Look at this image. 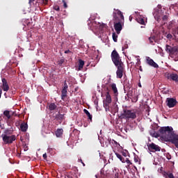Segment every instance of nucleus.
Wrapping results in <instances>:
<instances>
[{"label":"nucleus","instance_id":"nucleus-59","mask_svg":"<svg viewBox=\"0 0 178 178\" xmlns=\"http://www.w3.org/2000/svg\"><path fill=\"white\" fill-rule=\"evenodd\" d=\"M155 19H156V15H154Z\"/></svg>","mask_w":178,"mask_h":178},{"label":"nucleus","instance_id":"nucleus-33","mask_svg":"<svg viewBox=\"0 0 178 178\" xmlns=\"http://www.w3.org/2000/svg\"><path fill=\"white\" fill-rule=\"evenodd\" d=\"M125 162L126 163H127L128 166H130V165H132L131 161H130V160L127 158L126 159H124V163Z\"/></svg>","mask_w":178,"mask_h":178},{"label":"nucleus","instance_id":"nucleus-57","mask_svg":"<svg viewBox=\"0 0 178 178\" xmlns=\"http://www.w3.org/2000/svg\"><path fill=\"white\" fill-rule=\"evenodd\" d=\"M118 175H119V174H115V177H116L115 178H118Z\"/></svg>","mask_w":178,"mask_h":178},{"label":"nucleus","instance_id":"nucleus-53","mask_svg":"<svg viewBox=\"0 0 178 178\" xmlns=\"http://www.w3.org/2000/svg\"><path fill=\"white\" fill-rule=\"evenodd\" d=\"M137 101H138V98L136 97V99H135V102H137Z\"/></svg>","mask_w":178,"mask_h":178},{"label":"nucleus","instance_id":"nucleus-28","mask_svg":"<svg viewBox=\"0 0 178 178\" xmlns=\"http://www.w3.org/2000/svg\"><path fill=\"white\" fill-rule=\"evenodd\" d=\"M178 53V47H172L171 51H170V54H172V55H175V54Z\"/></svg>","mask_w":178,"mask_h":178},{"label":"nucleus","instance_id":"nucleus-58","mask_svg":"<svg viewBox=\"0 0 178 178\" xmlns=\"http://www.w3.org/2000/svg\"><path fill=\"white\" fill-rule=\"evenodd\" d=\"M159 17H160L159 16V17H157V20H159Z\"/></svg>","mask_w":178,"mask_h":178},{"label":"nucleus","instance_id":"nucleus-8","mask_svg":"<svg viewBox=\"0 0 178 178\" xmlns=\"http://www.w3.org/2000/svg\"><path fill=\"white\" fill-rule=\"evenodd\" d=\"M124 23V22H113L114 29L117 34H120V31H122V29H123Z\"/></svg>","mask_w":178,"mask_h":178},{"label":"nucleus","instance_id":"nucleus-11","mask_svg":"<svg viewBox=\"0 0 178 178\" xmlns=\"http://www.w3.org/2000/svg\"><path fill=\"white\" fill-rule=\"evenodd\" d=\"M2 81V85H1V90H3V91H6L8 92L9 91V84L8 83V81H6V79L3 78L1 79Z\"/></svg>","mask_w":178,"mask_h":178},{"label":"nucleus","instance_id":"nucleus-12","mask_svg":"<svg viewBox=\"0 0 178 178\" xmlns=\"http://www.w3.org/2000/svg\"><path fill=\"white\" fill-rule=\"evenodd\" d=\"M146 63L152 67H159V65H158L156 63L149 57H146Z\"/></svg>","mask_w":178,"mask_h":178},{"label":"nucleus","instance_id":"nucleus-34","mask_svg":"<svg viewBox=\"0 0 178 178\" xmlns=\"http://www.w3.org/2000/svg\"><path fill=\"white\" fill-rule=\"evenodd\" d=\"M113 40L114 42H118V35L115 33H113Z\"/></svg>","mask_w":178,"mask_h":178},{"label":"nucleus","instance_id":"nucleus-19","mask_svg":"<svg viewBox=\"0 0 178 178\" xmlns=\"http://www.w3.org/2000/svg\"><path fill=\"white\" fill-rule=\"evenodd\" d=\"M85 62L84 60L79 59V67H78V70H81V69H83V66H84Z\"/></svg>","mask_w":178,"mask_h":178},{"label":"nucleus","instance_id":"nucleus-2","mask_svg":"<svg viewBox=\"0 0 178 178\" xmlns=\"http://www.w3.org/2000/svg\"><path fill=\"white\" fill-rule=\"evenodd\" d=\"M111 60L115 66H118L119 65L124 64L122 61V58H120L119 53H118L116 50H113L111 53Z\"/></svg>","mask_w":178,"mask_h":178},{"label":"nucleus","instance_id":"nucleus-14","mask_svg":"<svg viewBox=\"0 0 178 178\" xmlns=\"http://www.w3.org/2000/svg\"><path fill=\"white\" fill-rule=\"evenodd\" d=\"M12 134H13V128L11 125L10 129H5L3 134H2V136H12Z\"/></svg>","mask_w":178,"mask_h":178},{"label":"nucleus","instance_id":"nucleus-17","mask_svg":"<svg viewBox=\"0 0 178 178\" xmlns=\"http://www.w3.org/2000/svg\"><path fill=\"white\" fill-rule=\"evenodd\" d=\"M65 97H67V90L65 89H62L61 90V99L63 101H65Z\"/></svg>","mask_w":178,"mask_h":178},{"label":"nucleus","instance_id":"nucleus-38","mask_svg":"<svg viewBox=\"0 0 178 178\" xmlns=\"http://www.w3.org/2000/svg\"><path fill=\"white\" fill-rule=\"evenodd\" d=\"M63 62H65V60L61 59L58 61V65L59 66H62V65H63Z\"/></svg>","mask_w":178,"mask_h":178},{"label":"nucleus","instance_id":"nucleus-40","mask_svg":"<svg viewBox=\"0 0 178 178\" xmlns=\"http://www.w3.org/2000/svg\"><path fill=\"white\" fill-rule=\"evenodd\" d=\"M162 20H163L164 22H166V20H168V15H164L162 17Z\"/></svg>","mask_w":178,"mask_h":178},{"label":"nucleus","instance_id":"nucleus-44","mask_svg":"<svg viewBox=\"0 0 178 178\" xmlns=\"http://www.w3.org/2000/svg\"><path fill=\"white\" fill-rule=\"evenodd\" d=\"M69 53H70V50H66V51H65V54H69Z\"/></svg>","mask_w":178,"mask_h":178},{"label":"nucleus","instance_id":"nucleus-20","mask_svg":"<svg viewBox=\"0 0 178 178\" xmlns=\"http://www.w3.org/2000/svg\"><path fill=\"white\" fill-rule=\"evenodd\" d=\"M111 90L113 91L115 95H118V88H116V83L111 84Z\"/></svg>","mask_w":178,"mask_h":178},{"label":"nucleus","instance_id":"nucleus-7","mask_svg":"<svg viewBox=\"0 0 178 178\" xmlns=\"http://www.w3.org/2000/svg\"><path fill=\"white\" fill-rule=\"evenodd\" d=\"M165 103L168 108H175L177 104V100L175 98L168 97L166 99Z\"/></svg>","mask_w":178,"mask_h":178},{"label":"nucleus","instance_id":"nucleus-3","mask_svg":"<svg viewBox=\"0 0 178 178\" xmlns=\"http://www.w3.org/2000/svg\"><path fill=\"white\" fill-rule=\"evenodd\" d=\"M124 119H136L137 113L134 110H124L123 113L121 115Z\"/></svg>","mask_w":178,"mask_h":178},{"label":"nucleus","instance_id":"nucleus-27","mask_svg":"<svg viewBox=\"0 0 178 178\" xmlns=\"http://www.w3.org/2000/svg\"><path fill=\"white\" fill-rule=\"evenodd\" d=\"M111 103L106 102L105 100L104 101V108H105L106 111L108 112L109 111V104Z\"/></svg>","mask_w":178,"mask_h":178},{"label":"nucleus","instance_id":"nucleus-56","mask_svg":"<svg viewBox=\"0 0 178 178\" xmlns=\"http://www.w3.org/2000/svg\"><path fill=\"white\" fill-rule=\"evenodd\" d=\"M138 87L141 88V83H138Z\"/></svg>","mask_w":178,"mask_h":178},{"label":"nucleus","instance_id":"nucleus-36","mask_svg":"<svg viewBox=\"0 0 178 178\" xmlns=\"http://www.w3.org/2000/svg\"><path fill=\"white\" fill-rule=\"evenodd\" d=\"M62 2L63 3V8L66 9L67 8V3H66V1L62 0Z\"/></svg>","mask_w":178,"mask_h":178},{"label":"nucleus","instance_id":"nucleus-31","mask_svg":"<svg viewBox=\"0 0 178 178\" xmlns=\"http://www.w3.org/2000/svg\"><path fill=\"white\" fill-rule=\"evenodd\" d=\"M172 46L169 45V44H166V47H165V51L166 52H168L169 54H170V51H172Z\"/></svg>","mask_w":178,"mask_h":178},{"label":"nucleus","instance_id":"nucleus-60","mask_svg":"<svg viewBox=\"0 0 178 178\" xmlns=\"http://www.w3.org/2000/svg\"><path fill=\"white\" fill-rule=\"evenodd\" d=\"M1 127V124H0V127Z\"/></svg>","mask_w":178,"mask_h":178},{"label":"nucleus","instance_id":"nucleus-22","mask_svg":"<svg viewBox=\"0 0 178 178\" xmlns=\"http://www.w3.org/2000/svg\"><path fill=\"white\" fill-rule=\"evenodd\" d=\"M56 120H60V122H62V120H64V119H65V115H63V114H56Z\"/></svg>","mask_w":178,"mask_h":178},{"label":"nucleus","instance_id":"nucleus-16","mask_svg":"<svg viewBox=\"0 0 178 178\" xmlns=\"http://www.w3.org/2000/svg\"><path fill=\"white\" fill-rule=\"evenodd\" d=\"M55 134H56V137H58V138L62 137V136L63 134V129H57V130L55 132Z\"/></svg>","mask_w":178,"mask_h":178},{"label":"nucleus","instance_id":"nucleus-4","mask_svg":"<svg viewBox=\"0 0 178 178\" xmlns=\"http://www.w3.org/2000/svg\"><path fill=\"white\" fill-rule=\"evenodd\" d=\"M115 12L113 13V22H120L121 23H124V16H123V13L120 10H116L114 8Z\"/></svg>","mask_w":178,"mask_h":178},{"label":"nucleus","instance_id":"nucleus-54","mask_svg":"<svg viewBox=\"0 0 178 178\" xmlns=\"http://www.w3.org/2000/svg\"><path fill=\"white\" fill-rule=\"evenodd\" d=\"M172 159L171 156H170L169 157H167V159Z\"/></svg>","mask_w":178,"mask_h":178},{"label":"nucleus","instance_id":"nucleus-23","mask_svg":"<svg viewBox=\"0 0 178 178\" xmlns=\"http://www.w3.org/2000/svg\"><path fill=\"white\" fill-rule=\"evenodd\" d=\"M136 22H138V23H139V24L145 25V21L144 20V18H143V17H139L136 18Z\"/></svg>","mask_w":178,"mask_h":178},{"label":"nucleus","instance_id":"nucleus-9","mask_svg":"<svg viewBox=\"0 0 178 178\" xmlns=\"http://www.w3.org/2000/svg\"><path fill=\"white\" fill-rule=\"evenodd\" d=\"M3 118L6 120L8 126H12V123L10 122V111H3Z\"/></svg>","mask_w":178,"mask_h":178},{"label":"nucleus","instance_id":"nucleus-13","mask_svg":"<svg viewBox=\"0 0 178 178\" xmlns=\"http://www.w3.org/2000/svg\"><path fill=\"white\" fill-rule=\"evenodd\" d=\"M147 147L149 149H154V151H156V152L161 151V147L158 146L154 143L148 144Z\"/></svg>","mask_w":178,"mask_h":178},{"label":"nucleus","instance_id":"nucleus-49","mask_svg":"<svg viewBox=\"0 0 178 178\" xmlns=\"http://www.w3.org/2000/svg\"><path fill=\"white\" fill-rule=\"evenodd\" d=\"M158 8H159V9H162V6L159 5V6H158Z\"/></svg>","mask_w":178,"mask_h":178},{"label":"nucleus","instance_id":"nucleus-25","mask_svg":"<svg viewBox=\"0 0 178 178\" xmlns=\"http://www.w3.org/2000/svg\"><path fill=\"white\" fill-rule=\"evenodd\" d=\"M134 162L135 163H137V165H141V161H140V158H138V156L136 154H134Z\"/></svg>","mask_w":178,"mask_h":178},{"label":"nucleus","instance_id":"nucleus-47","mask_svg":"<svg viewBox=\"0 0 178 178\" xmlns=\"http://www.w3.org/2000/svg\"><path fill=\"white\" fill-rule=\"evenodd\" d=\"M172 36L171 34H168V38H172Z\"/></svg>","mask_w":178,"mask_h":178},{"label":"nucleus","instance_id":"nucleus-39","mask_svg":"<svg viewBox=\"0 0 178 178\" xmlns=\"http://www.w3.org/2000/svg\"><path fill=\"white\" fill-rule=\"evenodd\" d=\"M60 9V8H59L58 6H56L54 7V10H57V12L59 11Z\"/></svg>","mask_w":178,"mask_h":178},{"label":"nucleus","instance_id":"nucleus-30","mask_svg":"<svg viewBox=\"0 0 178 178\" xmlns=\"http://www.w3.org/2000/svg\"><path fill=\"white\" fill-rule=\"evenodd\" d=\"M96 178H108V177L106 176V175H105V173L102 172V171H101L100 172V175L98 177V175H95Z\"/></svg>","mask_w":178,"mask_h":178},{"label":"nucleus","instance_id":"nucleus-1","mask_svg":"<svg viewBox=\"0 0 178 178\" xmlns=\"http://www.w3.org/2000/svg\"><path fill=\"white\" fill-rule=\"evenodd\" d=\"M159 131L165 140L174 144L176 148H178V135L173 133V128L172 127H161Z\"/></svg>","mask_w":178,"mask_h":178},{"label":"nucleus","instance_id":"nucleus-21","mask_svg":"<svg viewBox=\"0 0 178 178\" xmlns=\"http://www.w3.org/2000/svg\"><path fill=\"white\" fill-rule=\"evenodd\" d=\"M104 101H106V102H110V104L112 102V97H111L109 92H106V99Z\"/></svg>","mask_w":178,"mask_h":178},{"label":"nucleus","instance_id":"nucleus-52","mask_svg":"<svg viewBox=\"0 0 178 178\" xmlns=\"http://www.w3.org/2000/svg\"><path fill=\"white\" fill-rule=\"evenodd\" d=\"M137 60H138V63L140 64V59L138 58Z\"/></svg>","mask_w":178,"mask_h":178},{"label":"nucleus","instance_id":"nucleus-24","mask_svg":"<svg viewBox=\"0 0 178 178\" xmlns=\"http://www.w3.org/2000/svg\"><path fill=\"white\" fill-rule=\"evenodd\" d=\"M156 37H155V35H152L151 37L149 38V44H151L152 45H154V42H156Z\"/></svg>","mask_w":178,"mask_h":178},{"label":"nucleus","instance_id":"nucleus-48","mask_svg":"<svg viewBox=\"0 0 178 178\" xmlns=\"http://www.w3.org/2000/svg\"><path fill=\"white\" fill-rule=\"evenodd\" d=\"M44 3H48V0L43 1Z\"/></svg>","mask_w":178,"mask_h":178},{"label":"nucleus","instance_id":"nucleus-51","mask_svg":"<svg viewBox=\"0 0 178 178\" xmlns=\"http://www.w3.org/2000/svg\"><path fill=\"white\" fill-rule=\"evenodd\" d=\"M139 70H140V72H143V67H141V66L140 67Z\"/></svg>","mask_w":178,"mask_h":178},{"label":"nucleus","instance_id":"nucleus-35","mask_svg":"<svg viewBox=\"0 0 178 178\" xmlns=\"http://www.w3.org/2000/svg\"><path fill=\"white\" fill-rule=\"evenodd\" d=\"M67 88H69V86H67V83H66V81H65L63 90H67Z\"/></svg>","mask_w":178,"mask_h":178},{"label":"nucleus","instance_id":"nucleus-46","mask_svg":"<svg viewBox=\"0 0 178 178\" xmlns=\"http://www.w3.org/2000/svg\"><path fill=\"white\" fill-rule=\"evenodd\" d=\"M95 105H98V100H95Z\"/></svg>","mask_w":178,"mask_h":178},{"label":"nucleus","instance_id":"nucleus-6","mask_svg":"<svg viewBox=\"0 0 178 178\" xmlns=\"http://www.w3.org/2000/svg\"><path fill=\"white\" fill-rule=\"evenodd\" d=\"M117 67V77L118 79H122L123 77V72H124V64H120L118 65H115Z\"/></svg>","mask_w":178,"mask_h":178},{"label":"nucleus","instance_id":"nucleus-26","mask_svg":"<svg viewBox=\"0 0 178 178\" xmlns=\"http://www.w3.org/2000/svg\"><path fill=\"white\" fill-rule=\"evenodd\" d=\"M56 108H58V106H56V104H55V103H51L49 106V111H55Z\"/></svg>","mask_w":178,"mask_h":178},{"label":"nucleus","instance_id":"nucleus-43","mask_svg":"<svg viewBox=\"0 0 178 178\" xmlns=\"http://www.w3.org/2000/svg\"><path fill=\"white\" fill-rule=\"evenodd\" d=\"M43 158L44 159H47V153L43 154Z\"/></svg>","mask_w":178,"mask_h":178},{"label":"nucleus","instance_id":"nucleus-15","mask_svg":"<svg viewBox=\"0 0 178 178\" xmlns=\"http://www.w3.org/2000/svg\"><path fill=\"white\" fill-rule=\"evenodd\" d=\"M27 129H29V125H27V123H22L20 125V129L21 131L26 132L27 131Z\"/></svg>","mask_w":178,"mask_h":178},{"label":"nucleus","instance_id":"nucleus-37","mask_svg":"<svg viewBox=\"0 0 178 178\" xmlns=\"http://www.w3.org/2000/svg\"><path fill=\"white\" fill-rule=\"evenodd\" d=\"M129 48V44L127 43H125L122 47V51H124V49H127Z\"/></svg>","mask_w":178,"mask_h":178},{"label":"nucleus","instance_id":"nucleus-50","mask_svg":"<svg viewBox=\"0 0 178 178\" xmlns=\"http://www.w3.org/2000/svg\"><path fill=\"white\" fill-rule=\"evenodd\" d=\"M81 162L83 164V166H86V164H84V163H83V160L81 159Z\"/></svg>","mask_w":178,"mask_h":178},{"label":"nucleus","instance_id":"nucleus-41","mask_svg":"<svg viewBox=\"0 0 178 178\" xmlns=\"http://www.w3.org/2000/svg\"><path fill=\"white\" fill-rule=\"evenodd\" d=\"M127 154H128L127 152H122V155L123 156H127Z\"/></svg>","mask_w":178,"mask_h":178},{"label":"nucleus","instance_id":"nucleus-32","mask_svg":"<svg viewBox=\"0 0 178 178\" xmlns=\"http://www.w3.org/2000/svg\"><path fill=\"white\" fill-rule=\"evenodd\" d=\"M166 178H175L172 172H168L165 175Z\"/></svg>","mask_w":178,"mask_h":178},{"label":"nucleus","instance_id":"nucleus-10","mask_svg":"<svg viewBox=\"0 0 178 178\" xmlns=\"http://www.w3.org/2000/svg\"><path fill=\"white\" fill-rule=\"evenodd\" d=\"M168 80L170 81H175V83H178V74L175 73L168 74H167Z\"/></svg>","mask_w":178,"mask_h":178},{"label":"nucleus","instance_id":"nucleus-55","mask_svg":"<svg viewBox=\"0 0 178 178\" xmlns=\"http://www.w3.org/2000/svg\"><path fill=\"white\" fill-rule=\"evenodd\" d=\"M100 27H105V24L100 26Z\"/></svg>","mask_w":178,"mask_h":178},{"label":"nucleus","instance_id":"nucleus-5","mask_svg":"<svg viewBox=\"0 0 178 178\" xmlns=\"http://www.w3.org/2000/svg\"><path fill=\"white\" fill-rule=\"evenodd\" d=\"M1 137L5 145L8 144H13V141H16V136L15 135H1Z\"/></svg>","mask_w":178,"mask_h":178},{"label":"nucleus","instance_id":"nucleus-42","mask_svg":"<svg viewBox=\"0 0 178 178\" xmlns=\"http://www.w3.org/2000/svg\"><path fill=\"white\" fill-rule=\"evenodd\" d=\"M33 2H34V0H29V3L31 6V5H33Z\"/></svg>","mask_w":178,"mask_h":178},{"label":"nucleus","instance_id":"nucleus-18","mask_svg":"<svg viewBox=\"0 0 178 178\" xmlns=\"http://www.w3.org/2000/svg\"><path fill=\"white\" fill-rule=\"evenodd\" d=\"M83 112L88 116L89 120H90V122H92V115L90 113V112L86 108L83 109Z\"/></svg>","mask_w":178,"mask_h":178},{"label":"nucleus","instance_id":"nucleus-45","mask_svg":"<svg viewBox=\"0 0 178 178\" xmlns=\"http://www.w3.org/2000/svg\"><path fill=\"white\" fill-rule=\"evenodd\" d=\"M1 96H2V89L0 88V98H1Z\"/></svg>","mask_w":178,"mask_h":178},{"label":"nucleus","instance_id":"nucleus-29","mask_svg":"<svg viewBox=\"0 0 178 178\" xmlns=\"http://www.w3.org/2000/svg\"><path fill=\"white\" fill-rule=\"evenodd\" d=\"M115 155L117 158H118V159L122 162V163H124V158H123L122 155H120L119 153H115Z\"/></svg>","mask_w":178,"mask_h":178}]
</instances>
